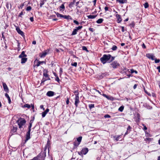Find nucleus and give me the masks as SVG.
Masks as SVG:
<instances>
[{
	"mask_svg": "<svg viewBox=\"0 0 160 160\" xmlns=\"http://www.w3.org/2000/svg\"><path fill=\"white\" fill-rule=\"evenodd\" d=\"M116 16L118 22L120 23L122 21V19L120 15L119 14H116Z\"/></svg>",
	"mask_w": 160,
	"mask_h": 160,
	"instance_id": "obj_14",
	"label": "nucleus"
},
{
	"mask_svg": "<svg viewBox=\"0 0 160 160\" xmlns=\"http://www.w3.org/2000/svg\"><path fill=\"white\" fill-rule=\"evenodd\" d=\"M157 68L158 69V72H160V66H159L158 67H157Z\"/></svg>",
	"mask_w": 160,
	"mask_h": 160,
	"instance_id": "obj_56",
	"label": "nucleus"
},
{
	"mask_svg": "<svg viewBox=\"0 0 160 160\" xmlns=\"http://www.w3.org/2000/svg\"><path fill=\"white\" fill-rule=\"evenodd\" d=\"M71 65L73 66H74L75 67H76L77 66V62H72L71 64Z\"/></svg>",
	"mask_w": 160,
	"mask_h": 160,
	"instance_id": "obj_37",
	"label": "nucleus"
},
{
	"mask_svg": "<svg viewBox=\"0 0 160 160\" xmlns=\"http://www.w3.org/2000/svg\"><path fill=\"white\" fill-rule=\"evenodd\" d=\"M80 143L77 142H74V145L76 148L79 145Z\"/></svg>",
	"mask_w": 160,
	"mask_h": 160,
	"instance_id": "obj_28",
	"label": "nucleus"
},
{
	"mask_svg": "<svg viewBox=\"0 0 160 160\" xmlns=\"http://www.w3.org/2000/svg\"><path fill=\"white\" fill-rule=\"evenodd\" d=\"M142 126H143V130H145L147 129V128L146 127L145 125L143 124H142Z\"/></svg>",
	"mask_w": 160,
	"mask_h": 160,
	"instance_id": "obj_48",
	"label": "nucleus"
},
{
	"mask_svg": "<svg viewBox=\"0 0 160 160\" xmlns=\"http://www.w3.org/2000/svg\"><path fill=\"white\" fill-rule=\"evenodd\" d=\"M55 80L57 82H59L60 80L58 76H57V77H56V78L55 79Z\"/></svg>",
	"mask_w": 160,
	"mask_h": 160,
	"instance_id": "obj_49",
	"label": "nucleus"
},
{
	"mask_svg": "<svg viewBox=\"0 0 160 160\" xmlns=\"http://www.w3.org/2000/svg\"><path fill=\"white\" fill-rule=\"evenodd\" d=\"M30 19L31 22H33V17H30Z\"/></svg>",
	"mask_w": 160,
	"mask_h": 160,
	"instance_id": "obj_57",
	"label": "nucleus"
},
{
	"mask_svg": "<svg viewBox=\"0 0 160 160\" xmlns=\"http://www.w3.org/2000/svg\"><path fill=\"white\" fill-rule=\"evenodd\" d=\"M103 19L102 18H100L96 22L100 24L102 22Z\"/></svg>",
	"mask_w": 160,
	"mask_h": 160,
	"instance_id": "obj_26",
	"label": "nucleus"
},
{
	"mask_svg": "<svg viewBox=\"0 0 160 160\" xmlns=\"http://www.w3.org/2000/svg\"><path fill=\"white\" fill-rule=\"evenodd\" d=\"M47 80H48V79H44V78H43L42 79V81L41 82V83H43L45 81Z\"/></svg>",
	"mask_w": 160,
	"mask_h": 160,
	"instance_id": "obj_51",
	"label": "nucleus"
},
{
	"mask_svg": "<svg viewBox=\"0 0 160 160\" xmlns=\"http://www.w3.org/2000/svg\"><path fill=\"white\" fill-rule=\"evenodd\" d=\"M106 74L105 73H102L101 75H100L99 76V78L100 79L104 77L106 75Z\"/></svg>",
	"mask_w": 160,
	"mask_h": 160,
	"instance_id": "obj_33",
	"label": "nucleus"
},
{
	"mask_svg": "<svg viewBox=\"0 0 160 160\" xmlns=\"http://www.w3.org/2000/svg\"><path fill=\"white\" fill-rule=\"evenodd\" d=\"M16 122L18 123L19 128L21 129L22 127V126L25 124L26 121L24 119L20 118L18 119Z\"/></svg>",
	"mask_w": 160,
	"mask_h": 160,
	"instance_id": "obj_2",
	"label": "nucleus"
},
{
	"mask_svg": "<svg viewBox=\"0 0 160 160\" xmlns=\"http://www.w3.org/2000/svg\"><path fill=\"white\" fill-rule=\"evenodd\" d=\"M82 49L84 50L88 51L87 48L85 46H83L82 47Z\"/></svg>",
	"mask_w": 160,
	"mask_h": 160,
	"instance_id": "obj_47",
	"label": "nucleus"
},
{
	"mask_svg": "<svg viewBox=\"0 0 160 160\" xmlns=\"http://www.w3.org/2000/svg\"><path fill=\"white\" fill-rule=\"evenodd\" d=\"M88 149L87 148H83L81 150V153L83 154H86L88 152Z\"/></svg>",
	"mask_w": 160,
	"mask_h": 160,
	"instance_id": "obj_11",
	"label": "nucleus"
},
{
	"mask_svg": "<svg viewBox=\"0 0 160 160\" xmlns=\"http://www.w3.org/2000/svg\"><path fill=\"white\" fill-rule=\"evenodd\" d=\"M155 63H158L160 62V60L159 59H157L155 58Z\"/></svg>",
	"mask_w": 160,
	"mask_h": 160,
	"instance_id": "obj_43",
	"label": "nucleus"
},
{
	"mask_svg": "<svg viewBox=\"0 0 160 160\" xmlns=\"http://www.w3.org/2000/svg\"><path fill=\"white\" fill-rule=\"evenodd\" d=\"M89 107L90 109H91L94 107V104H91L89 105Z\"/></svg>",
	"mask_w": 160,
	"mask_h": 160,
	"instance_id": "obj_34",
	"label": "nucleus"
},
{
	"mask_svg": "<svg viewBox=\"0 0 160 160\" xmlns=\"http://www.w3.org/2000/svg\"><path fill=\"white\" fill-rule=\"evenodd\" d=\"M152 139V138H146L145 139V140L146 142H147V141L149 142L150 141H151Z\"/></svg>",
	"mask_w": 160,
	"mask_h": 160,
	"instance_id": "obj_39",
	"label": "nucleus"
},
{
	"mask_svg": "<svg viewBox=\"0 0 160 160\" xmlns=\"http://www.w3.org/2000/svg\"><path fill=\"white\" fill-rule=\"evenodd\" d=\"M49 110V109L47 108L45 111H44L42 112V116L43 118H44L45 117V116H46V115L47 114V113L48 112Z\"/></svg>",
	"mask_w": 160,
	"mask_h": 160,
	"instance_id": "obj_16",
	"label": "nucleus"
},
{
	"mask_svg": "<svg viewBox=\"0 0 160 160\" xmlns=\"http://www.w3.org/2000/svg\"><path fill=\"white\" fill-rule=\"evenodd\" d=\"M73 22L78 25L79 24V23L78 22L75 20H74L73 21Z\"/></svg>",
	"mask_w": 160,
	"mask_h": 160,
	"instance_id": "obj_50",
	"label": "nucleus"
},
{
	"mask_svg": "<svg viewBox=\"0 0 160 160\" xmlns=\"http://www.w3.org/2000/svg\"><path fill=\"white\" fill-rule=\"evenodd\" d=\"M40 108L41 109H42L43 110H45V108H43V105H41L40 106Z\"/></svg>",
	"mask_w": 160,
	"mask_h": 160,
	"instance_id": "obj_54",
	"label": "nucleus"
},
{
	"mask_svg": "<svg viewBox=\"0 0 160 160\" xmlns=\"http://www.w3.org/2000/svg\"><path fill=\"white\" fill-rule=\"evenodd\" d=\"M27 57V55L25 54V52L22 51L21 54L19 56V57L20 58L26 57Z\"/></svg>",
	"mask_w": 160,
	"mask_h": 160,
	"instance_id": "obj_17",
	"label": "nucleus"
},
{
	"mask_svg": "<svg viewBox=\"0 0 160 160\" xmlns=\"http://www.w3.org/2000/svg\"><path fill=\"white\" fill-rule=\"evenodd\" d=\"M60 8L64 9L65 6H64V5L63 4H62L61 5L60 7Z\"/></svg>",
	"mask_w": 160,
	"mask_h": 160,
	"instance_id": "obj_45",
	"label": "nucleus"
},
{
	"mask_svg": "<svg viewBox=\"0 0 160 160\" xmlns=\"http://www.w3.org/2000/svg\"><path fill=\"white\" fill-rule=\"evenodd\" d=\"M48 71L47 70H44L43 71V75L45 77H48V75L47 73Z\"/></svg>",
	"mask_w": 160,
	"mask_h": 160,
	"instance_id": "obj_21",
	"label": "nucleus"
},
{
	"mask_svg": "<svg viewBox=\"0 0 160 160\" xmlns=\"http://www.w3.org/2000/svg\"><path fill=\"white\" fill-rule=\"evenodd\" d=\"M117 2H119L121 3H125V2H123V0H117Z\"/></svg>",
	"mask_w": 160,
	"mask_h": 160,
	"instance_id": "obj_41",
	"label": "nucleus"
},
{
	"mask_svg": "<svg viewBox=\"0 0 160 160\" xmlns=\"http://www.w3.org/2000/svg\"><path fill=\"white\" fill-rule=\"evenodd\" d=\"M54 92L52 91H49L47 92L46 95L49 97H51L54 95Z\"/></svg>",
	"mask_w": 160,
	"mask_h": 160,
	"instance_id": "obj_12",
	"label": "nucleus"
},
{
	"mask_svg": "<svg viewBox=\"0 0 160 160\" xmlns=\"http://www.w3.org/2000/svg\"><path fill=\"white\" fill-rule=\"evenodd\" d=\"M82 28V26H79L77 27L74 29L71 34L72 35H74L77 34V32L78 30H80Z\"/></svg>",
	"mask_w": 160,
	"mask_h": 160,
	"instance_id": "obj_3",
	"label": "nucleus"
},
{
	"mask_svg": "<svg viewBox=\"0 0 160 160\" xmlns=\"http://www.w3.org/2000/svg\"><path fill=\"white\" fill-rule=\"evenodd\" d=\"M137 84H135L133 87V88H134V89H135L137 87Z\"/></svg>",
	"mask_w": 160,
	"mask_h": 160,
	"instance_id": "obj_60",
	"label": "nucleus"
},
{
	"mask_svg": "<svg viewBox=\"0 0 160 160\" xmlns=\"http://www.w3.org/2000/svg\"><path fill=\"white\" fill-rule=\"evenodd\" d=\"M137 118L136 120V122H139V121L140 120V115L139 114H137Z\"/></svg>",
	"mask_w": 160,
	"mask_h": 160,
	"instance_id": "obj_38",
	"label": "nucleus"
},
{
	"mask_svg": "<svg viewBox=\"0 0 160 160\" xmlns=\"http://www.w3.org/2000/svg\"><path fill=\"white\" fill-rule=\"evenodd\" d=\"M122 28V32H124V27L122 26L121 27Z\"/></svg>",
	"mask_w": 160,
	"mask_h": 160,
	"instance_id": "obj_58",
	"label": "nucleus"
},
{
	"mask_svg": "<svg viewBox=\"0 0 160 160\" xmlns=\"http://www.w3.org/2000/svg\"><path fill=\"white\" fill-rule=\"evenodd\" d=\"M18 128L17 127L13 126L12 128L11 129L10 133L11 135H12L14 133L17 132Z\"/></svg>",
	"mask_w": 160,
	"mask_h": 160,
	"instance_id": "obj_7",
	"label": "nucleus"
},
{
	"mask_svg": "<svg viewBox=\"0 0 160 160\" xmlns=\"http://www.w3.org/2000/svg\"><path fill=\"white\" fill-rule=\"evenodd\" d=\"M50 141L49 140V139H48V140L47 141V144L46 145V146L45 147V150H46V149L47 148H48V149H49V147H50Z\"/></svg>",
	"mask_w": 160,
	"mask_h": 160,
	"instance_id": "obj_18",
	"label": "nucleus"
},
{
	"mask_svg": "<svg viewBox=\"0 0 160 160\" xmlns=\"http://www.w3.org/2000/svg\"><path fill=\"white\" fill-rule=\"evenodd\" d=\"M56 14L57 16V17H61V18H63V15L62 14H60L58 12L56 13Z\"/></svg>",
	"mask_w": 160,
	"mask_h": 160,
	"instance_id": "obj_32",
	"label": "nucleus"
},
{
	"mask_svg": "<svg viewBox=\"0 0 160 160\" xmlns=\"http://www.w3.org/2000/svg\"><path fill=\"white\" fill-rule=\"evenodd\" d=\"M16 30L18 33L21 35L22 36H23L24 35L23 32L18 27H16Z\"/></svg>",
	"mask_w": 160,
	"mask_h": 160,
	"instance_id": "obj_9",
	"label": "nucleus"
},
{
	"mask_svg": "<svg viewBox=\"0 0 160 160\" xmlns=\"http://www.w3.org/2000/svg\"><path fill=\"white\" fill-rule=\"evenodd\" d=\"M131 73H132L134 72H135L136 73H138V72L134 70L133 69H131Z\"/></svg>",
	"mask_w": 160,
	"mask_h": 160,
	"instance_id": "obj_44",
	"label": "nucleus"
},
{
	"mask_svg": "<svg viewBox=\"0 0 160 160\" xmlns=\"http://www.w3.org/2000/svg\"><path fill=\"white\" fill-rule=\"evenodd\" d=\"M117 47L116 46L114 45L112 46V49L113 50H117Z\"/></svg>",
	"mask_w": 160,
	"mask_h": 160,
	"instance_id": "obj_40",
	"label": "nucleus"
},
{
	"mask_svg": "<svg viewBox=\"0 0 160 160\" xmlns=\"http://www.w3.org/2000/svg\"><path fill=\"white\" fill-rule=\"evenodd\" d=\"M104 117L105 118H110L111 116L108 114H106L104 115Z\"/></svg>",
	"mask_w": 160,
	"mask_h": 160,
	"instance_id": "obj_46",
	"label": "nucleus"
},
{
	"mask_svg": "<svg viewBox=\"0 0 160 160\" xmlns=\"http://www.w3.org/2000/svg\"><path fill=\"white\" fill-rule=\"evenodd\" d=\"M5 96L6 97L8 98V102L9 104L11 103V101L10 99V98L9 97L7 93H6L5 94Z\"/></svg>",
	"mask_w": 160,
	"mask_h": 160,
	"instance_id": "obj_22",
	"label": "nucleus"
},
{
	"mask_svg": "<svg viewBox=\"0 0 160 160\" xmlns=\"http://www.w3.org/2000/svg\"><path fill=\"white\" fill-rule=\"evenodd\" d=\"M76 97L75 98V105L76 107L78 106V104L79 102V99L78 94H77L75 95Z\"/></svg>",
	"mask_w": 160,
	"mask_h": 160,
	"instance_id": "obj_6",
	"label": "nucleus"
},
{
	"mask_svg": "<svg viewBox=\"0 0 160 160\" xmlns=\"http://www.w3.org/2000/svg\"><path fill=\"white\" fill-rule=\"evenodd\" d=\"M23 15V12H22L20 14H19V17H21V16L22 15Z\"/></svg>",
	"mask_w": 160,
	"mask_h": 160,
	"instance_id": "obj_61",
	"label": "nucleus"
},
{
	"mask_svg": "<svg viewBox=\"0 0 160 160\" xmlns=\"http://www.w3.org/2000/svg\"><path fill=\"white\" fill-rule=\"evenodd\" d=\"M30 131H28V132H27L26 135V139L25 141V142H26L30 138Z\"/></svg>",
	"mask_w": 160,
	"mask_h": 160,
	"instance_id": "obj_10",
	"label": "nucleus"
},
{
	"mask_svg": "<svg viewBox=\"0 0 160 160\" xmlns=\"http://www.w3.org/2000/svg\"><path fill=\"white\" fill-rule=\"evenodd\" d=\"M24 108H29L31 107H32V109L33 110L34 109V106L33 104H31V105L28 104H26L24 105L23 106Z\"/></svg>",
	"mask_w": 160,
	"mask_h": 160,
	"instance_id": "obj_8",
	"label": "nucleus"
},
{
	"mask_svg": "<svg viewBox=\"0 0 160 160\" xmlns=\"http://www.w3.org/2000/svg\"><path fill=\"white\" fill-rule=\"evenodd\" d=\"M89 30L90 31L92 32H93L94 31V30L93 28H89Z\"/></svg>",
	"mask_w": 160,
	"mask_h": 160,
	"instance_id": "obj_53",
	"label": "nucleus"
},
{
	"mask_svg": "<svg viewBox=\"0 0 160 160\" xmlns=\"http://www.w3.org/2000/svg\"><path fill=\"white\" fill-rule=\"evenodd\" d=\"M3 87L4 90L6 92H8V89L6 84L5 83H3Z\"/></svg>",
	"mask_w": 160,
	"mask_h": 160,
	"instance_id": "obj_15",
	"label": "nucleus"
},
{
	"mask_svg": "<svg viewBox=\"0 0 160 160\" xmlns=\"http://www.w3.org/2000/svg\"><path fill=\"white\" fill-rule=\"evenodd\" d=\"M110 65L113 68H117L119 66V64L115 61L112 62Z\"/></svg>",
	"mask_w": 160,
	"mask_h": 160,
	"instance_id": "obj_5",
	"label": "nucleus"
},
{
	"mask_svg": "<svg viewBox=\"0 0 160 160\" xmlns=\"http://www.w3.org/2000/svg\"><path fill=\"white\" fill-rule=\"evenodd\" d=\"M21 58V63L22 64L25 63L27 60V58L25 57L22 58Z\"/></svg>",
	"mask_w": 160,
	"mask_h": 160,
	"instance_id": "obj_20",
	"label": "nucleus"
},
{
	"mask_svg": "<svg viewBox=\"0 0 160 160\" xmlns=\"http://www.w3.org/2000/svg\"><path fill=\"white\" fill-rule=\"evenodd\" d=\"M63 18L66 19H72V18H71V17L69 15H63Z\"/></svg>",
	"mask_w": 160,
	"mask_h": 160,
	"instance_id": "obj_24",
	"label": "nucleus"
},
{
	"mask_svg": "<svg viewBox=\"0 0 160 160\" xmlns=\"http://www.w3.org/2000/svg\"><path fill=\"white\" fill-rule=\"evenodd\" d=\"M144 8H148V3L147 2H145L144 4H143Z\"/></svg>",
	"mask_w": 160,
	"mask_h": 160,
	"instance_id": "obj_36",
	"label": "nucleus"
},
{
	"mask_svg": "<svg viewBox=\"0 0 160 160\" xmlns=\"http://www.w3.org/2000/svg\"><path fill=\"white\" fill-rule=\"evenodd\" d=\"M31 9H32V8H31V7L28 6L27 7L26 10H27L28 11H29Z\"/></svg>",
	"mask_w": 160,
	"mask_h": 160,
	"instance_id": "obj_42",
	"label": "nucleus"
},
{
	"mask_svg": "<svg viewBox=\"0 0 160 160\" xmlns=\"http://www.w3.org/2000/svg\"><path fill=\"white\" fill-rule=\"evenodd\" d=\"M146 56L148 58H151L152 60H154L155 59V57L151 54H148L146 55Z\"/></svg>",
	"mask_w": 160,
	"mask_h": 160,
	"instance_id": "obj_13",
	"label": "nucleus"
},
{
	"mask_svg": "<svg viewBox=\"0 0 160 160\" xmlns=\"http://www.w3.org/2000/svg\"><path fill=\"white\" fill-rule=\"evenodd\" d=\"M96 16L93 15H90L88 16V18L89 19H93L96 17Z\"/></svg>",
	"mask_w": 160,
	"mask_h": 160,
	"instance_id": "obj_29",
	"label": "nucleus"
},
{
	"mask_svg": "<svg viewBox=\"0 0 160 160\" xmlns=\"http://www.w3.org/2000/svg\"><path fill=\"white\" fill-rule=\"evenodd\" d=\"M120 137V136H118L117 138H115V140H116V141H118L119 140V138Z\"/></svg>",
	"mask_w": 160,
	"mask_h": 160,
	"instance_id": "obj_62",
	"label": "nucleus"
},
{
	"mask_svg": "<svg viewBox=\"0 0 160 160\" xmlns=\"http://www.w3.org/2000/svg\"><path fill=\"white\" fill-rule=\"evenodd\" d=\"M32 120H30L29 122V125L28 127V131H31V128L32 126Z\"/></svg>",
	"mask_w": 160,
	"mask_h": 160,
	"instance_id": "obj_23",
	"label": "nucleus"
},
{
	"mask_svg": "<svg viewBox=\"0 0 160 160\" xmlns=\"http://www.w3.org/2000/svg\"><path fill=\"white\" fill-rule=\"evenodd\" d=\"M82 137H79L78 138H77V141H78V142H79V143H80L81 141V140H82Z\"/></svg>",
	"mask_w": 160,
	"mask_h": 160,
	"instance_id": "obj_31",
	"label": "nucleus"
},
{
	"mask_svg": "<svg viewBox=\"0 0 160 160\" xmlns=\"http://www.w3.org/2000/svg\"><path fill=\"white\" fill-rule=\"evenodd\" d=\"M124 106H121L119 108L118 110V111H120V112H122L124 109Z\"/></svg>",
	"mask_w": 160,
	"mask_h": 160,
	"instance_id": "obj_30",
	"label": "nucleus"
},
{
	"mask_svg": "<svg viewBox=\"0 0 160 160\" xmlns=\"http://www.w3.org/2000/svg\"><path fill=\"white\" fill-rule=\"evenodd\" d=\"M32 43L33 44H36V42L35 41H33Z\"/></svg>",
	"mask_w": 160,
	"mask_h": 160,
	"instance_id": "obj_64",
	"label": "nucleus"
},
{
	"mask_svg": "<svg viewBox=\"0 0 160 160\" xmlns=\"http://www.w3.org/2000/svg\"><path fill=\"white\" fill-rule=\"evenodd\" d=\"M131 128L130 126L129 125L128 127L127 130V132L125 133V135L127 134L128 133H129L130 131H129L131 129Z\"/></svg>",
	"mask_w": 160,
	"mask_h": 160,
	"instance_id": "obj_27",
	"label": "nucleus"
},
{
	"mask_svg": "<svg viewBox=\"0 0 160 160\" xmlns=\"http://www.w3.org/2000/svg\"><path fill=\"white\" fill-rule=\"evenodd\" d=\"M135 24L134 22H132L131 24H130V25L131 26H132L133 27L134 26Z\"/></svg>",
	"mask_w": 160,
	"mask_h": 160,
	"instance_id": "obj_52",
	"label": "nucleus"
},
{
	"mask_svg": "<svg viewBox=\"0 0 160 160\" xmlns=\"http://www.w3.org/2000/svg\"><path fill=\"white\" fill-rule=\"evenodd\" d=\"M34 64H35L36 63V65H34V66L35 67L36 66L37 67L39 66L40 64H42L43 63L46 64V62L45 61H40L37 60H37H36L34 62Z\"/></svg>",
	"mask_w": 160,
	"mask_h": 160,
	"instance_id": "obj_4",
	"label": "nucleus"
},
{
	"mask_svg": "<svg viewBox=\"0 0 160 160\" xmlns=\"http://www.w3.org/2000/svg\"><path fill=\"white\" fill-rule=\"evenodd\" d=\"M142 48H146V46L144 43H143V44L142 45Z\"/></svg>",
	"mask_w": 160,
	"mask_h": 160,
	"instance_id": "obj_55",
	"label": "nucleus"
},
{
	"mask_svg": "<svg viewBox=\"0 0 160 160\" xmlns=\"http://www.w3.org/2000/svg\"><path fill=\"white\" fill-rule=\"evenodd\" d=\"M47 54V52H43L39 54V56L41 58H42L44 57Z\"/></svg>",
	"mask_w": 160,
	"mask_h": 160,
	"instance_id": "obj_19",
	"label": "nucleus"
},
{
	"mask_svg": "<svg viewBox=\"0 0 160 160\" xmlns=\"http://www.w3.org/2000/svg\"><path fill=\"white\" fill-rule=\"evenodd\" d=\"M111 57V55L110 54H104L100 58V60L103 64H104L107 61L110 59Z\"/></svg>",
	"mask_w": 160,
	"mask_h": 160,
	"instance_id": "obj_1",
	"label": "nucleus"
},
{
	"mask_svg": "<svg viewBox=\"0 0 160 160\" xmlns=\"http://www.w3.org/2000/svg\"><path fill=\"white\" fill-rule=\"evenodd\" d=\"M69 100L68 98L66 100V104H69Z\"/></svg>",
	"mask_w": 160,
	"mask_h": 160,
	"instance_id": "obj_59",
	"label": "nucleus"
},
{
	"mask_svg": "<svg viewBox=\"0 0 160 160\" xmlns=\"http://www.w3.org/2000/svg\"><path fill=\"white\" fill-rule=\"evenodd\" d=\"M102 95L108 99H111V98H113L112 97H111L110 98H109L108 96L106 95L105 94H103Z\"/></svg>",
	"mask_w": 160,
	"mask_h": 160,
	"instance_id": "obj_35",
	"label": "nucleus"
},
{
	"mask_svg": "<svg viewBox=\"0 0 160 160\" xmlns=\"http://www.w3.org/2000/svg\"><path fill=\"white\" fill-rule=\"evenodd\" d=\"M45 1H46V0H41L40 1V7H42V6L45 3Z\"/></svg>",
	"mask_w": 160,
	"mask_h": 160,
	"instance_id": "obj_25",
	"label": "nucleus"
},
{
	"mask_svg": "<svg viewBox=\"0 0 160 160\" xmlns=\"http://www.w3.org/2000/svg\"><path fill=\"white\" fill-rule=\"evenodd\" d=\"M108 7H105V10L106 11H108Z\"/></svg>",
	"mask_w": 160,
	"mask_h": 160,
	"instance_id": "obj_63",
	"label": "nucleus"
}]
</instances>
